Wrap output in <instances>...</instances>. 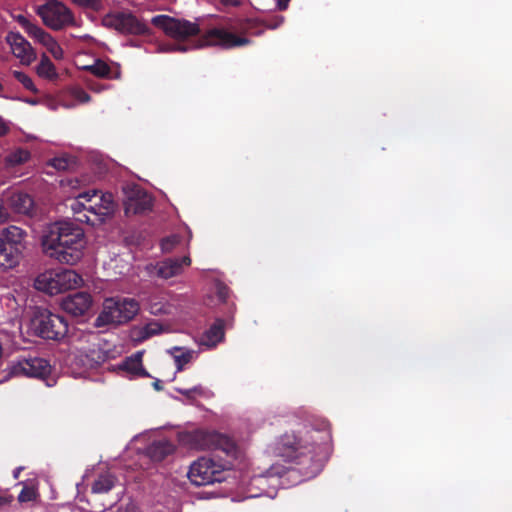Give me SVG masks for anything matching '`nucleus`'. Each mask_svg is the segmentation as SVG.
<instances>
[{"instance_id": "nucleus-1", "label": "nucleus", "mask_w": 512, "mask_h": 512, "mask_svg": "<svg viewBox=\"0 0 512 512\" xmlns=\"http://www.w3.org/2000/svg\"><path fill=\"white\" fill-rule=\"evenodd\" d=\"M331 440L330 425L323 422L321 428H306L300 435L284 433L274 443L273 453L286 462L307 463L305 475L310 477L318 472Z\"/></svg>"}, {"instance_id": "nucleus-2", "label": "nucleus", "mask_w": 512, "mask_h": 512, "mask_svg": "<svg viewBox=\"0 0 512 512\" xmlns=\"http://www.w3.org/2000/svg\"><path fill=\"white\" fill-rule=\"evenodd\" d=\"M284 22L283 16H275L270 20L260 21L252 18L229 19L224 27H213L207 30L199 39V47L220 46L230 49L246 46L251 43L250 39L243 35H261L266 29H277Z\"/></svg>"}, {"instance_id": "nucleus-3", "label": "nucleus", "mask_w": 512, "mask_h": 512, "mask_svg": "<svg viewBox=\"0 0 512 512\" xmlns=\"http://www.w3.org/2000/svg\"><path fill=\"white\" fill-rule=\"evenodd\" d=\"M85 246L83 229L67 221H58L49 225L42 236L44 253L68 265H75L81 260Z\"/></svg>"}, {"instance_id": "nucleus-4", "label": "nucleus", "mask_w": 512, "mask_h": 512, "mask_svg": "<svg viewBox=\"0 0 512 512\" xmlns=\"http://www.w3.org/2000/svg\"><path fill=\"white\" fill-rule=\"evenodd\" d=\"M180 442L194 450H221L228 456L236 454L235 442L222 433L197 429L180 435Z\"/></svg>"}, {"instance_id": "nucleus-5", "label": "nucleus", "mask_w": 512, "mask_h": 512, "mask_svg": "<svg viewBox=\"0 0 512 512\" xmlns=\"http://www.w3.org/2000/svg\"><path fill=\"white\" fill-rule=\"evenodd\" d=\"M27 232L11 225L0 231V267L11 269L17 266L26 249Z\"/></svg>"}, {"instance_id": "nucleus-6", "label": "nucleus", "mask_w": 512, "mask_h": 512, "mask_svg": "<svg viewBox=\"0 0 512 512\" xmlns=\"http://www.w3.org/2000/svg\"><path fill=\"white\" fill-rule=\"evenodd\" d=\"M31 328L42 339L60 341L68 333V322L63 315L36 307L31 318Z\"/></svg>"}, {"instance_id": "nucleus-7", "label": "nucleus", "mask_w": 512, "mask_h": 512, "mask_svg": "<svg viewBox=\"0 0 512 512\" xmlns=\"http://www.w3.org/2000/svg\"><path fill=\"white\" fill-rule=\"evenodd\" d=\"M140 306L133 298H109L104 301L101 313L95 319L96 327L120 325L131 321Z\"/></svg>"}, {"instance_id": "nucleus-8", "label": "nucleus", "mask_w": 512, "mask_h": 512, "mask_svg": "<svg viewBox=\"0 0 512 512\" xmlns=\"http://www.w3.org/2000/svg\"><path fill=\"white\" fill-rule=\"evenodd\" d=\"M151 23L161 29L166 36L177 41H185L190 37L199 35L201 31L199 25L195 22L164 14L154 16Z\"/></svg>"}, {"instance_id": "nucleus-9", "label": "nucleus", "mask_w": 512, "mask_h": 512, "mask_svg": "<svg viewBox=\"0 0 512 512\" xmlns=\"http://www.w3.org/2000/svg\"><path fill=\"white\" fill-rule=\"evenodd\" d=\"M36 13L45 26L55 31L75 25L73 12L58 0H48L37 7Z\"/></svg>"}, {"instance_id": "nucleus-10", "label": "nucleus", "mask_w": 512, "mask_h": 512, "mask_svg": "<svg viewBox=\"0 0 512 512\" xmlns=\"http://www.w3.org/2000/svg\"><path fill=\"white\" fill-rule=\"evenodd\" d=\"M52 371L48 360L37 356H22L12 361L8 368L9 377H28L45 380Z\"/></svg>"}, {"instance_id": "nucleus-11", "label": "nucleus", "mask_w": 512, "mask_h": 512, "mask_svg": "<svg viewBox=\"0 0 512 512\" xmlns=\"http://www.w3.org/2000/svg\"><path fill=\"white\" fill-rule=\"evenodd\" d=\"M187 476L191 483L196 486L222 482L225 479L222 465L206 457H201L193 462Z\"/></svg>"}, {"instance_id": "nucleus-12", "label": "nucleus", "mask_w": 512, "mask_h": 512, "mask_svg": "<svg viewBox=\"0 0 512 512\" xmlns=\"http://www.w3.org/2000/svg\"><path fill=\"white\" fill-rule=\"evenodd\" d=\"M103 24L127 35H150V28L132 12L109 13L103 18Z\"/></svg>"}, {"instance_id": "nucleus-13", "label": "nucleus", "mask_w": 512, "mask_h": 512, "mask_svg": "<svg viewBox=\"0 0 512 512\" xmlns=\"http://www.w3.org/2000/svg\"><path fill=\"white\" fill-rule=\"evenodd\" d=\"M124 206L126 215L144 214L152 209L153 202L146 191L135 186L126 192Z\"/></svg>"}, {"instance_id": "nucleus-14", "label": "nucleus", "mask_w": 512, "mask_h": 512, "mask_svg": "<svg viewBox=\"0 0 512 512\" xmlns=\"http://www.w3.org/2000/svg\"><path fill=\"white\" fill-rule=\"evenodd\" d=\"M13 55L24 65H30L36 60V53L31 44L19 33L10 31L5 37Z\"/></svg>"}, {"instance_id": "nucleus-15", "label": "nucleus", "mask_w": 512, "mask_h": 512, "mask_svg": "<svg viewBox=\"0 0 512 512\" xmlns=\"http://www.w3.org/2000/svg\"><path fill=\"white\" fill-rule=\"evenodd\" d=\"M191 259L189 256H183L182 258H168L155 265L147 266L148 272L153 275H157L162 279H169L179 275L183 266H189Z\"/></svg>"}, {"instance_id": "nucleus-16", "label": "nucleus", "mask_w": 512, "mask_h": 512, "mask_svg": "<svg viewBox=\"0 0 512 512\" xmlns=\"http://www.w3.org/2000/svg\"><path fill=\"white\" fill-rule=\"evenodd\" d=\"M92 305V297L87 292H76L66 296L61 303L62 309L72 316H83Z\"/></svg>"}, {"instance_id": "nucleus-17", "label": "nucleus", "mask_w": 512, "mask_h": 512, "mask_svg": "<svg viewBox=\"0 0 512 512\" xmlns=\"http://www.w3.org/2000/svg\"><path fill=\"white\" fill-rule=\"evenodd\" d=\"M87 202H93V205L86 204V216H80L78 218V222L86 223L92 226L102 224L107 217V208H101L100 202H98L97 199L96 190L90 191V196L87 198Z\"/></svg>"}, {"instance_id": "nucleus-18", "label": "nucleus", "mask_w": 512, "mask_h": 512, "mask_svg": "<svg viewBox=\"0 0 512 512\" xmlns=\"http://www.w3.org/2000/svg\"><path fill=\"white\" fill-rule=\"evenodd\" d=\"M35 287L37 290L50 295H56L64 292L57 275V271H46L38 275L35 280Z\"/></svg>"}, {"instance_id": "nucleus-19", "label": "nucleus", "mask_w": 512, "mask_h": 512, "mask_svg": "<svg viewBox=\"0 0 512 512\" xmlns=\"http://www.w3.org/2000/svg\"><path fill=\"white\" fill-rule=\"evenodd\" d=\"M83 69L103 79H119L121 76L120 66L118 64L111 66L101 59L95 60L91 65L84 66Z\"/></svg>"}, {"instance_id": "nucleus-20", "label": "nucleus", "mask_w": 512, "mask_h": 512, "mask_svg": "<svg viewBox=\"0 0 512 512\" xmlns=\"http://www.w3.org/2000/svg\"><path fill=\"white\" fill-rule=\"evenodd\" d=\"M175 451V445L168 439H159L153 441L147 447V455L151 460L160 462Z\"/></svg>"}, {"instance_id": "nucleus-21", "label": "nucleus", "mask_w": 512, "mask_h": 512, "mask_svg": "<svg viewBox=\"0 0 512 512\" xmlns=\"http://www.w3.org/2000/svg\"><path fill=\"white\" fill-rule=\"evenodd\" d=\"M224 321L217 318L215 322L207 329L200 339V344L207 347H215L224 338Z\"/></svg>"}, {"instance_id": "nucleus-22", "label": "nucleus", "mask_w": 512, "mask_h": 512, "mask_svg": "<svg viewBox=\"0 0 512 512\" xmlns=\"http://www.w3.org/2000/svg\"><path fill=\"white\" fill-rule=\"evenodd\" d=\"M9 204L15 212L28 214L33 208L34 201L30 195L17 192L10 195Z\"/></svg>"}, {"instance_id": "nucleus-23", "label": "nucleus", "mask_w": 512, "mask_h": 512, "mask_svg": "<svg viewBox=\"0 0 512 512\" xmlns=\"http://www.w3.org/2000/svg\"><path fill=\"white\" fill-rule=\"evenodd\" d=\"M121 368L133 375L148 377L149 373L142 366V353L136 352L132 356L126 358Z\"/></svg>"}, {"instance_id": "nucleus-24", "label": "nucleus", "mask_w": 512, "mask_h": 512, "mask_svg": "<svg viewBox=\"0 0 512 512\" xmlns=\"http://www.w3.org/2000/svg\"><path fill=\"white\" fill-rule=\"evenodd\" d=\"M63 291L75 289L82 283V277L74 270L63 269L57 271Z\"/></svg>"}, {"instance_id": "nucleus-25", "label": "nucleus", "mask_w": 512, "mask_h": 512, "mask_svg": "<svg viewBox=\"0 0 512 512\" xmlns=\"http://www.w3.org/2000/svg\"><path fill=\"white\" fill-rule=\"evenodd\" d=\"M170 353L173 355L177 371L180 372L192 360L194 351L182 347H173Z\"/></svg>"}, {"instance_id": "nucleus-26", "label": "nucleus", "mask_w": 512, "mask_h": 512, "mask_svg": "<svg viewBox=\"0 0 512 512\" xmlns=\"http://www.w3.org/2000/svg\"><path fill=\"white\" fill-rule=\"evenodd\" d=\"M115 484V478L110 474L100 475L92 484L91 490L93 493L102 494L108 493Z\"/></svg>"}, {"instance_id": "nucleus-27", "label": "nucleus", "mask_w": 512, "mask_h": 512, "mask_svg": "<svg viewBox=\"0 0 512 512\" xmlns=\"http://www.w3.org/2000/svg\"><path fill=\"white\" fill-rule=\"evenodd\" d=\"M37 73L40 77L50 80L58 77L55 65L46 54H43L41 57L40 63L37 66Z\"/></svg>"}, {"instance_id": "nucleus-28", "label": "nucleus", "mask_w": 512, "mask_h": 512, "mask_svg": "<svg viewBox=\"0 0 512 512\" xmlns=\"http://www.w3.org/2000/svg\"><path fill=\"white\" fill-rule=\"evenodd\" d=\"M90 196V191L79 194L75 199H73L70 203V208L73 212V216L76 221L80 216H86L85 209L87 198Z\"/></svg>"}, {"instance_id": "nucleus-29", "label": "nucleus", "mask_w": 512, "mask_h": 512, "mask_svg": "<svg viewBox=\"0 0 512 512\" xmlns=\"http://www.w3.org/2000/svg\"><path fill=\"white\" fill-rule=\"evenodd\" d=\"M30 159L29 151L25 149H17L11 152L7 157L6 161L12 166L20 165L27 162Z\"/></svg>"}, {"instance_id": "nucleus-30", "label": "nucleus", "mask_w": 512, "mask_h": 512, "mask_svg": "<svg viewBox=\"0 0 512 512\" xmlns=\"http://www.w3.org/2000/svg\"><path fill=\"white\" fill-rule=\"evenodd\" d=\"M23 484V488L18 495V501L21 503L34 501L37 496V489L33 485Z\"/></svg>"}, {"instance_id": "nucleus-31", "label": "nucleus", "mask_w": 512, "mask_h": 512, "mask_svg": "<svg viewBox=\"0 0 512 512\" xmlns=\"http://www.w3.org/2000/svg\"><path fill=\"white\" fill-rule=\"evenodd\" d=\"M13 76L15 77V79L17 81H19L23 86L24 88H26L27 90L33 92V93H37L38 90L37 88L35 87L32 79L27 75L25 74L24 72H21V71H13Z\"/></svg>"}, {"instance_id": "nucleus-32", "label": "nucleus", "mask_w": 512, "mask_h": 512, "mask_svg": "<svg viewBox=\"0 0 512 512\" xmlns=\"http://www.w3.org/2000/svg\"><path fill=\"white\" fill-rule=\"evenodd\" d=\"M97 199L100 202L101 208H107V216L114 210L113 195L111 193H99L97 191Z\"/></svg>"}, {"instance_id": "nucleus-33", "label": "nucleus", "mask_w": 512, "mask_h": 512, "mask_svg": "<svg viewBox=\"0 0 512 512\" xmlns=\"http://www.w3.org/2000/svg\"><path fill=\"white\" fill-rule=\"evenodd\" d=\"M75 4L91 9L93 11H100L102 9L103 3L102 0H72Z\"/></svg>"}, {"instance_id": "nucleus-34", "label": "nucleus", "mask_w": 512, "mask_h": 512, "mask_svg": "<svg viewBox=\"0 0 512 512\" xmlns=\"http://www.w3.org/2000/svg\"><path fill=\"white\" fill-rule=\"evenodd\" d=\"M49 165L59 171H64L69 168L70 160L67 157H55L49 161Z\"/></svg>"}, {"instance_id": "nucleus-35", "label": "nucleus", "mask_w": 512, "mask_h": 512, "mask_svg": "<svg viewBox=\"0 0 512 512\" xmlns=\"http://www.w3.org/2000/svg\"><path fill=\"white\" fill-rule=\"evenodd\" d=\"M180 242V237L176 235H172L164 238L161 241V248L164 252H170L178 243Z\"/></svg>"}, {"instance_id": "nucleus-36", "label": "nucleus", "mask_w": 512, "mask_h": 512, "mask_svg": "<svg viewBox=\"0 0 512 512\" xmlns=\"http://www.w3.org/2000/svg\"><path fill=\"white\" fill-rule=\"evenodd\" d=\"M26 33L28 34V36L30 38H32L35 41H37L38 43H40L42 38L44 37V35H46L47 32L40 26L33 24Z\"/></svg>"}, {"instance_id": "nucleus-37", "label": "nucleus", "mask_w": 512, "mask_h": 512, "mask_svg": "<svg viewBox=\"0 0 512 512\" xmlns=\"http://www.w3.org/2000/svg\"><path fill=\"white\" fill-rule=\"evenodd\" d=\"M47 50L55 59L59 60L63 58L64 51L57 41H55L51 46H49Z\"/></svg>"}, {"instance_id": "nucleus-38", "label": "nucleus", "mask_w": 512, "mask_h": 512, "mask_svg": "<svg viewBox=\"0 0 512 512\" xmlns=\"http://www.w3.org/2000/svg\"><path fill=\"white\" fill-rule=\"evenodd\" d=\"M177 391L180 394H182V395H184L186 397H191L192 394H199V395H201L202 392H203V389H202V387L200 385H198V386H194V387L189 388V389H177Z\"/></svg>"}, {"instance_id": "nucleus-39", "label": "nucleus", "mask_w": 512, "mask_h": 512, "mask_svg": "<svg viewBox=\"0 0 512 512\" xmlns=\"http://www.w3.org/2000/svg\"><path fill=\"white\" fill-rule=\"evenodd\" d=\"M16 21L20 24V26L25 30V32H27L30 27L34 24L32 22H30L25 16L23 15H18L16 17Z\"/></svg>"}, {"instance_id": "nucleus-40", "label": "nucleus", "mask_w": 512, "mask_h": 512, "mask_svg": "<svg viewBox=\"0 0 512 512\" xmlns=\"http://www.w3.org/2000/svg\"><path fill=\"white\" fill-rule=\"evenodd\" d=\"M165 52H186L187 47L181 44L168 45L162 49Z\"/></svg>"}, {"instance_id": "nucleus-41", "label": "nucleus", "mask_w": 512, "mask_h": 512, "mask_svg": "<svg viewBox=\"0 0 512 512\" xmlns=\"http://www.w3.org/2000/svg\"><path fill=\"white\" fill-rule=\"evenodd\" d=\"M13 501V496L7 491L0 493V508L9 505Z\"/></svg>"}, {"instance_id": "nucleus-42", "label": "nucleus", "mask_w": 512, "mask_h": 512, "mask_svg": "<svg viewBox=\"0 0 512 512\" xmlns=\"http://www.w3.org/2000/svg\"><path fill=\"white\" fill-rule=\"evenodd\" d=\"M160 328L157 324H149L144 328L145 337H150L157 334Z\"/></svg>"}, {"instance_id": "nucleus-43", "label": "nucleus", "mask_w": 512, "mask_h": 512, "mask_svg": "<svg viewBox=\"0 0 512 512\" xmlns=\"http://www.w3.org/2000/svg\"><path fill=\"white\" fill-rule=\"evenodd\" d=\"M55 41L56 40L52 37V35L47 32L46 35H44L42 38L40 44L48 49V47L51 46Z\"/></svg>"}, {"instance_id": "nucleus-44", "label": "nucleus", "mask_w": 512, "mask_h": 512, "mask_svg": "<svg viewBox=\"0 0 512 512\" xmlns=\"http://www.w3.org/2000/svg\"><path fill=\"white\" fill-rule=\"evenodd\" d=\"M217 293H218L219 299H221L223 302H226V300L228 298V294H229V289L226 286H220L218 288Z\"/></svg>"}, {"instance_id": "nucleus-45", "label": "nucleus", "mask_w": 512, "mask_h": 512, "mask_svg": "<svg viewBox=\"0 0 512 512\" xmlns=\"http://www.w3.org/2000/svg\"><path fill=\"white\" fill-rule=\"evenodd\" d=\"M10 128L5 120L0 116V137L8 134Z\"/></svg>"}, {"instance_id": "nucleus-46", "label": "nucleus", "mask_w": 512, "mask_h": 512, "mask_svg": "<svg viewBox=\"0 0 512 512\" xmlns=\"http://www.w3.org/2000/svg\"><path fill=\"white\" fill-rule=\"evenodd\" d=\"M76 96L83 103L90 101L91 98L90 95L84 90L77 91Z\"/></svg>"}, {"instance_id": "nucleus-47", "label": "nucleus", "mask_w": 512, "mask_h": 512, "mask_svg": "<svg viewBox=\"0 0 512 512\" xmlns=\"http://www.w3.org/2000/svg\"><path fill=\"white\" fill-rule=\"evenodd\" d=\"M9 213L7 209L3 206L2 200L0 199V223L4 222L8 219Z\"/></svg>"}, {"instance_id": "nucleus-48", "label": "nucleus", "mask_w": 512, "mask_h": 512, "mask_svg": "<svg viewBox=\"0 0 512 512\" xmlns=\"http://www.w3.org/2000/svg\"><path fill=\"white\" fill-rule=\"evenodd\" d=\"M221 4L225 6H232V7H238L241 5V0H219Z\"/></svg>"}, {"instance_id": "nucleus-49", "label": "nucleus", "mask_w": 512, "mask_h": 512, "mask_svg": "<svg viewBox=\"0 0 512 512\" xmlns=\"http://www.w3.org/2000/svg\"><path fill=\"white\" fill-rule=\"evenodd\" d=\"M290 0H277V7L279 10H286Z\"/></svg>"}, {"instance_id": "nucleus-50", "label": "nucleus", "mask_w": 512, "mask_h": 512, "mask_svg": "<svg viewBox=\"0 0 512 512\" xmlns=\"http://www.w3.org/2000/svg\"><path fill=\"white\" fill-rule=\"evenodd\" d=\"M152 385L156 391H162L164 388L162 382L159 379L155 380Z\"/></svg>"}, {"instance_id": "nucleus-51", "label": "nucleus", "mask_w": 512, "mask_h": 512, "mask_svg": "<svg viewBox=\"0 0 512 512\" xmlns=\"http://www.w3.org/2000/svg\"><path fill=\"white\" fill-rule=\"evenodd\" d=\"M105 359H106V356L102 352L99 351L97 353L96 363L100 364V363L104 362Z\"/></svg>"}, {"instance_id": "nucleus-52", "label": "nucleus", "mask_w": 512, "mask_h": 512, "mask_svg": "<svg viewBox=\"0 0 512 512\" xmlns=\"http://www.w3.org/2000/svg\"><path fill=\"white\" fill-rule=\"evenodd\" d=\"M21 470H22V468H21V467H18V468H16V469L14 470V472H13V476H14V478H16V479H17V478L19 477V474H20Z\"/></svg>"}, {"instance_id": "nucleus-53", "label": "nucleus", "mask_w": 512, "mask_h": 512, "mask_svg": "<svg viewBox=\"0 0 512 512\" xmlns=\"http://www.w3.org/2000/svg\"><path fill=\"white\" fill-rule=\"evenodd\" d=\"M0 97L2 98H7L5 95H4V86L2 85V83L0 82Z\"/></svg>"}]
</instances>
